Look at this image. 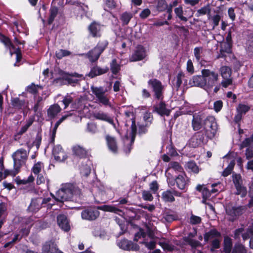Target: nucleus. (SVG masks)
Returning a JSON list of instances; mask_svg holds the SVG:
<instances>
[{
    "instance_id": "29",
    "label": "nucleus",
    "mask_w": 253,
    "mask_h": 253,
    "mask_svg": "<svg viewBox=\"0 0 253 253\" xmlns=\"http://www.w3.org/2000/svg\"><path fill=\"white\" fill-rule=\"evenodd\" d=\"M93 117L96 120L105 121L110 124L115 126L113 119L107 113L99 111L93 114Z\"/></svg>"
},
{
    "instance_id": "61",
    "label": "nucleus",
    "mask_w": 253,
    "mask_h": 253,
    "mask_svg": "<svg viewBox=\"0 0 253 253\" xmlns=\"http://www.w3.org/2000/svg\"><path fill=\"white\" fill-rule=\"evenodd\" d=\"M220 247V241L219 239H214L211 243V248L210 251L213 252L215 250L218 249Z\"/></svg>"
},
{
    "instance_id": "59",
    "label": "nucleus",
    "mask_w": 253,
    "mask_h": 253,
    "mask_svg": "<svg viewBox=\"0 0 253 253\" xmlns=\"http://www.w3.org/2000/svg\"><path fill=\"white\" fill-rule=\"evenodd\" d=\"M168 4L165 0H159L157 5V9L159 11H164L166 10Z\"/></svg>"
},
{
    "instance_id": "58",
    "label": "nucleus",
    "mask_w": 253,
    "mask_h": 253,
    "mask_svg": "<svg viewBox=\"0 0 253 253\" xmlns=\"http://www.w3.org/2000/svg\"><path fill=\"white\" fill-rule=\"evenodd\" d=\"M170 168L173 169L175 171H177L180 172L184 173L183 169L182 166L177 162H172L170 163Z\"/></svg>"
},
{
    "instance_id": "15",
    "label": "nucleus",
    "mask_w": 253,
    "mask_h": 253,
    "mask_svg": "<svg viewBox=\"0 0 253 253\" xmlns=\"http://www.w3.org/2000/svg\"><path fill=\"white\" fill-rule=\"evenodd\" d=\"M105 138L108 150L114 154H117L119 152V146L117 138L107 134Z\"/></svg>"
},
{
    "instance_id": "28",
    "label": "nucleus",
    "mask_w": 253,
    "mask_h": 253,
    "mask_svg": "<svg viewBox=\"0 0 253 253\" xmlns=\"http://www.w3.org/2000/svg\"><path fill=\"white\" fill-rule=\"evenodd\" d=\"M221 237V233L216 228L211 229L204 234V239L205 243H208L211 239L219 238Z\"/></svg>"
},
{
    "instance_id": "44",
    "label": "nucleus",
    "mask_w": 253,
    "mask_h": 253,
    "mask_svg": "<svg viewBox=\"0 0 253 253\" xmlns=\"http://www.w3.org/2000/svg\"><path fill=\"white\" fill-rule=\"evenodd\" d=\"M31 125L32 121L30 120L27 124L21 127L20 130H18L14 135L15 140H18L20 138L21 135L27 131V129Z\"/></svg>"
},
{
    "instance_id": "35",
    "label": "nucleus",
    "mask_w": 253,
    "mask_h": 253,
    "mask_svg": "<svg viewBox=\"0 0 253 253\" xmlns=\"http://www.w3.org/2000/svg\"><path fill=\"white\" fill-rule=\"evenodd\" d=\"M162 200L165 203H173L175 199L172 193L171 189H168L162 193Z\"/></svg>"
},
{
    "instance_id": "37",
    "label": "nucleus",
    "mask_w": 253,
    "mask_h": 253,
    "mask_svg": "<svg viewBox=\"0 0 253 253\" xmlns=\"http://www.w3.org/2000/svg\"><path fill=\"white\" fill-rule=\"evenodd\" d=\"M117 6V4L115 0H103V9L106 11L115 9Z\"/></svg>"
},
{
    "instance_id": "50",
    "label": "nucleus",
    "mask_w": 253,
    "mask_h": 253,
    "mask_svg": "<svg viewBox=\"0 0 253 253\" xmlns=\"http://www.w3.org/2000/svg\"><path fill=\"white\" fill-rule=\"evenodd\" d=\"M236 189V195H240L242 197H245L247 194V188L243 184L235 187Z\"/></svg>"
},
{
    "instance_id": "22",
    "label": "nucleus",
    "mask_w": 253,
    "mask_h": 253,
    "mask_svg": "<svg viewBox=\"0 0 253 253\" xmlns=\"http://www.w3.org/2000/svg\"><path fill=\"white\" fill-rule=\"evenodd\" d=\"M136 134L137 132H136L135 127L134 126H132V132H130V134L131 139L130 141L127 143L125 142V144L123 147V151L126 155H128L130 154L132 149V146L136 137Z\"/></svg>"
},
{
    "instance_id": "30",
    "label": "nucleus",
    "mask_w": 253,
    "mask_h": 253,
    "mask_svg": "<svg viewBox=\"0 0 253 253\" xmlns=\"http://www.w3.org/2000/svg\"><path fill=\"white\" fill-rule=\"evenodd\" d=\"M61 108L60 106L58 104L55 103L50 105L47 109V116L50 119H53L56 117L58 114L61 112Z\"/></svg>"
},
{
    "instance_id": "32",
    "label": "nucleus",
    "mask_w": 253,
    "mask_h": 253,
    "mask_svg": "<svg viewBox=\"0 0 253 253\" xmlns=\"http://www.w3.org/2000/svg\"><path fill=\"white\" fill-rule=\"evenodd\" d=\"M73 154L80 159L86 158L87 156V150L79 145H76L73 147Z\"/></svg>"
},
{
    "instance_id": "1",
    "label": "nucleus",
    "mask_w": 253,
    "mask_h": 253,
    "mask_svg": "<svg viewBox=\"0 0 253 253\" xmlns=\"http://www.w3.org/2000/svg\"><path fill=\"white\" fill-rule=\"evenodd\" d=\"M108 44L109 42L106 40L99 41L96 45L86 54V56L89 61L91 63L96 62L101 54L108 47Z\"/></svg>"
},
{
    "instance_id": "34",
    "label": "nucleus",
    "mask_w": 253,
    "mask_h": 253,
    "mask_svg": "<svg viewBox=\"0 0 253 253\" xmlns=\"http://www.w3.org/2000/svg\"><path fill=\"white\" fill-rule=\"evenodd\" d=\"M125 115L126 116V126H128V124L131 123V132H132V126H134L136 128V132H137V126L135 122V116L134 113L132 112L127 111H125Z\"/></svg>"
},
{
    "instance_id": "2",
    "label": "nucleus",
    "mask_w": 253,
    "mask_h": 253,
    "mask_svg": "<svg viewBox=\"0 0 253 253\" xmlns=\"http://www.w3.org/2000/svg\"><path fill=\"white\" fill-rule=\"evenodd\" d=\"M148 87L153 93V97L155 100H164L165 87L162 83L156 78H152L147 82Z\"/></svg>"
},
{
    "instance_id": "8",
    "label": "nucleus",
    "mask_w": 253,
    "mask_h": 253,
    "mask_svg": "<svg viewBox=\"0 0 253 253\" xmlns=\"http://www.w3.org/2000/svg\"><path fill=\"white\" fill-rule=\"evenodd\" d=\"M90 89L99 103L105 106L110 105L109 99L105 95L107 89H104L102 86L97 87L94 85H91Z\"/></svg>"
},
{
    "instance_id": "51",
    "label": "nucleus",
    "mask_w": 253,
    "mask_h": 253,
    "mask_svg": "<svg viewBox=\"0 0 253 253\" xmlns=\"http://www.w3.org/2000/svg\"><path fill=\"white\" fill-rule=\"evenodd\" d=\"M44 164L41 162H38L35 163L34 165L33 166V172L35 174L40 173L42 170L44 169Z\"/></svg>"
},
{
    "instance_id": "54",
    "label": "nucleus",
    "mask_w": 253,
    "mask_h": 253,
    "mask_svg": "<svg viewBox=\"0 0 253 253\" xmlns=\"http://www.w3.org/2000/svg\"><path fill=\"white\" fill-rule=\"evenodd\" d=\"M183 240L185 242L188 243L192 248H196L201 246V243L198 241L188 238H183Z\"/></svg>"
},
{
    "instance_id": "7",
    "label": "nucleus",
    "mask_w": 253,
    "mask_h": 253,
    "mask_svg": "<svg viewBox=\"0 0 253 253\" xmlns=\"http://www.w3.org/2000/svg\"><path fill=\"white\" fill-rule=\"evenodd\" d=\"M100 215V212L97 207L89 206L84 208L81 212L83 219L89 221L96 220Z\"/></svg>"
},
{
    "instance_id": "55",
    "label": "nucleus",
    "mask_w": 253,
    "mask_h": 253,
    "mask_svg": "<svg viewBox=\"0 0 253 253\" xmlns=\"http://www.w3.org/2000/svg\"><path fill=\"white\" fill-rule=\"evenodd\" d=\"M143 120L145 122V124H146V126H150L153 121V117L151 113L146 112L144 115Z\"/></svg>"
},
{
    "instance_id": "52",
    "label": "nucleus",
    "mask_w": 253,
    "mask_h": 253,
    "mask_svg": "<svg viewBox=\"0 0 253 253\" xmlns=\"http://www.w3.org/2000/svg\"><path fill=\"white\" fill-rule=\"evenodd\" d=\"M174 12L177 17H178L181 20L186 22L187 18L183 15V10L182 6H179L174 9Z\"/></svg>"
},
{
    "instance_id": "47",
    "label": "nucleus",
    "mask_w": 253,
    "mask_h": 253,
    "mask_svg": "<svg viewBox=\"0 0 253 253\" xmlns=\"http://www.w3.org/2000/svg\"><path fill=\"white\" fill-rule=\"evenodd\" d=\"M42 98L41 96H39L38 98L37 102L35 104L34 107L33 108V110H34L35 114H36L38 116H39V114L40 115H41V110L42 109V106L41 105L42 101Z\"/></svg>"
},
{
    "instance_id": "57",
    "label": "nucleus",
    "mask_w": 253,
    "mask_h": 253,
    "mask_svg": "<svg viewBox=\"0 0 253 253\" xmlns=\"http://www.w3.org/2000/svg\"><path fill=\"white\" fill-rule=\"evenodd\" d=\"M184 76V74L182 72H179L176 76V81L174 86L176 91H178L180 86L182 84V78Z\"/></svg>"
},
{
    "instance_id": "4",
    "label": "nucleus",
    "mask_w": 253,
    "mask_h": 253,
    "mask_svg": "<svg viewBox=\"0 0 253 253\" xmlns=\"http://www.w3.org/2000/svg\"><path fill=\"white\" fill-rule=\"evenodd\" d=\"M201 73L204 76L206 87L212 88L217 84L219 75L217 73L209 69H203Z\"/></svg>"
},
{
    "instance_id": "12",
    "label": "nucleus",
    "mask_w": 253,
    "mask_h": 253,
    "mask_svg": "<svg viewBox=\"0 0 253 253\" xmlns=\"http://www.w3.org/2000/svg\"><path fill=\"white\" fill-rule=\"evenodd\" d=\"M52 154L56 161L58 162H64L68 158L66 153L59 144L54 145Z\"/></svg>"
},
{
    "instance_id": "62",
    "label": "nucleus",
    "mask_w": 253,
    "mask_h": 253,
    "mask_svg": "<svg viewBox=\"0 0 253 253\" xmlns=\"http://www.w3.org/2000/svg\"><path fill=\"white\" fill-rule=\"evenodd\" d=\"M60 77L54 79L52 81V84L56 85L62 86L65 85V81L63 79L64 75H59Z\"/></svg>"
},
{
    "instance_id": "20",
    "label": "nucleus",
    "mask_w": 253,
    "mask_h": 253,
    "mask_svg": "<svg viewBox=\"0 0 253 253\" xmlns=\"http://www.w3.org/2000/svg\"><path fill=\"white\" fill-rule=\"evenodd\" d=\"M42 253H64L52 240L46 242L42 247Z\"/></svg>"
},
{
    "instance_id": "16",
    "label": "nucleus",
    "mask_w": 253,
    "mask_h": 253,
    "mask_svg": "<svg viewBox=\"0 0 253 253\" xmlns=\"http://www.w3.org/2000/svg\"><path fill=\"white\" fill-rule=\"evenodd\" d=\"M87 30L89 35L94 38H99L101 37V25L100 23L93 21L88 25Z\"/></svg>"
},
{
    "instance_id": "10",
    "label": "nucleus",
    "mask_w": 253,
    "mask_h": 253,
    "mask_svg": "<svg viewBox=\"0 0 253 253\" xmlns=\"http://www.w3.org/2000/svg\"><path fill=\"white\" fill-rule=\"evenodd\" d=\"M12 157L14 161V167L17 169H20L27 159V152L23 149H20L14 152Z\"/></svg>"
},
{
    "instance_id": "42",
    "label": "nucleus",
    "mask_w": 253,
    "mask_h": 253,
    "mask_svg": "<svg viewBox=\"0 0 253 253\" xmlns=\"http://www.w3.org/2000/svg\"><path fill=\"white\" fill-rule=\"evenodd\" d=\"M231 253H247V250L245 247L238 242L234 244Z\"/></svg>"
},
{
    "instance_id": "56",
    "label": "nucleus",
    "mask_w": 253,
    "mask_h": 253,
    "mask_svg": "<svg viewBox=\"0 0 253 253\" xmlns=\"http://www.w3.org/2000/svg\"><path fill=\"white\" fill-rule=\"evenodd\" d=\"M158 244L166 251L171 252L174 249V246L167 242L161 241L158 243Z\"/></svg>"
},
{
    "instance_id": "27",
    "label": "nucleus",
    "mask_w": 253,
    "mask_h": 253,
    "mask_svg": "<svg viewBox=\"0 0 253 253\" xmlns=\"http://www.w3.org/2000/svg\"><path fill=\"white\" fill-rule=\"evenodd\" d=\"M189 84L191 86H195L203 88L206 87L204 77L202 74L193 76L189 81Z\"/></svg>"
},
{
    "instance_id": "33",
    "label": "nucleus",
    "mask_w": 253,
    "mask_h": 253,
    "mask_svg": "<svg viewBox=\"0 0 253 253\" xmlns=\"http://www.w3.org/2000/svg\"><path fill=\"white\" fill-rule=\"evenodd\" d=\"M223 247V253H231L233 247L232 240L230 237L228 236L224 237Z\"/></svg>"
},
{
    "instance_id": "23",
    "label": "nucleus",
    "mask_w": 253,
    "mask_h": 253,
    "mask_svg": "<svg viewBox=\"0 0 253 253\" xmlns=\"http://www.w3.org/2000/svg\"><path fill=\"white\" fill-rule=\"evenodd\" d=\"M203 122L202 116L199 113H195L193 115V119L191 122V126L194 131H200L203 127Z\"/></svg>"
},
{
    "instance_id": "45",
    "label": "nucleus",
    "mask_w": 253,
    "mask_h": 253,
    "mask_svg": "<svg viewBox=\"0 0 253 253\" xmlns=\"http://www.w3.org/2000/svg\"><path fill=\"white\" fill-rule=\"evenodd\" d=\"M86 130L91 134H95L98 131L97 125L94 122H89L87 124Z\"/></svg>"
},
{
    "instance_id": "63",
    "label": "nucleus",
    "mask_w": 253,
    "mask_h": 253,
    "mask_svg": "<svg viewBox=\"0 0 253 253\" xmlns=\"http://www.w3.org/2000/svg\"><path fill=\"white\" fill-rule=\"evenodd\" d=\"M211 11V9L210 5L209 4H208L206 6L198 9L197 12L201 15H205L206 14H210Z\"/></svg>"
},
{
    "instance_id": "5",
    "label": "nucleus",
    "mask_w": 253,
    "mask_h": 253,
    "mask_svg": "<svg viewBox=\"0 0 253 253\" xmlns=\"http://www.w3.org/2000/svg\"><path fill=\"white\" fill-rule=\"evenodd\" d=\"M59 75H64L63 79L65 81V85L75 86L79 83V80L78 78H82L83 75L77 72L69 73L65 72L62 69H59L58 72Z\"/></svg>"
},
{
    "instance_id": "6",
    "label": "nucleus",
    "mask_w": 253,
    "mask_h": 253,
    "mask_svg": "<svg viewBox=\"0 0 253 253\" xmlns=\"http://www.w3.org/2000/svg\"><path fill=\"white\" fill-rule=\"evenodd\" d=\"M225 211L226 214L229 216L228 220L234 222L243 214L245 211V208L243 206H236L230 204L226 206Z\"/></svg>"
},
{
    "instance_id": "49",
    "label": "nucleus",
    "mask_w": 253,
    "mask_h": 253,
    "mask_svg": "<svg viewBox=\"0 0 253 253\" xmlns=\"http://www.w3.org/2000/svg\"><path fill=\"white\" fill-rule=\"evenodd\" d=\"M250 106L240 103L236 108L237 113H239L242 115L246 114L250 110Z\"/></svg>"
},
{
    "instance_id": "18",
    "label": "nucleus",
    "mask_w": 253,
    "mask_h": 253,
    "mask_svg": "<svg viewBox=\"0 0 253 253\" xmlns=\"http://www.w3.org/2000/svg\"><path fill=\"white\" fill-rule=\"evenodd\" d=\"M0 41L5 45L6 47L9 48L11 55L16 54L17 61H19L21 59L19 50L15 48L14 46L11 42L10 40L6 37L0 35Z\"/></svg>"
},
{
    "instance_id": "9",
    "label": "nucleus",
    "mask_w": 253,
    "mask_h": 253,
    "mask_svg": "<svg viewBox=\"0 0 253 253\" xmlns=\"http://www.w3.org/2000/svg\"><path fill=\"white\" fill-rule=\"evenodd\" d=\"M205 136L203 131L195 132L189 140V145L194 148L204 145L208 141Z\"/></svg>"
},
{
    "instance_id": "24",
    "label": "nucleus",
    "mask_w": 253,
    "mask_h": 253,
    "mask_svg": "<svg viewBox=\"0 0 253 253\" xmlns=\"http://www.w3.org/2000/svg\"><path fill=\"white\" fill-rule=\"evenodd\" d=\"M57 222L58 226L62 230L65 232H68L71 228L69 222L66 215L60 214L57 216Z\"/></svg>"
},
{
    "instance_id": "40",
    "label": "nucleus",
    "mask_w": 253,
    "mask_h": 253,
    "mask_svg": "<svg viewBox=\"0 0 253 253\" xmlns=\"http://www.w3.org/2000/svg\"><path fill=\"white\" fill-rule=\"evenodd\" d=\"M99 210H102L104 211H109L114 213H117L118 211H122L119 209L116 208L115 207L112 205H104L101 206H97Z\"/></svg>"
},
{
    "instance_id": "13",
    "label": "nucleus",
    "mask_w": 253,
    "mask_h": 253,
    "mask_svg": "<svg viewBox=\"0 0 253 253\" xmlns=\"http://www.w3.org/2000/svg\"><path fill=\"white\" fill-rule=\"evenodd\" d=\"M190 180L185 173L179 174L177 176L176 186L183 192H186L190 185Z\"/></svg>"
},
{
    "instance_id": "36",
    "label": "nucleus",
    "mask_w": 253,
    "mask_h": 253,
    "mask_svg": "<svg viewBox=\"0 0 253 253\" xmlns=\"http://www.w3.org/2000/svg\"><path fill=\"white\" fill-rule=\"evenodd\" d=\"M132 17L133 14L130 12L125 11L122 13L120 18L122 26L127 25Z\"/></svg>"
},
{
    "instance_id": "46",
    "label": "nucleus",
    "mask_w": 253,
    "mask_h": 253,
    "mask_svg": "<svg viewBox=\"0 0 253 253\" xmlns=\"http://www.w3.org/2000/svg\"><path fill=\"white\" fill-rule=\"evenodd\" d=\"M186 167L188 169L195 174L199 172V168L196 162L194 161H190L186 163Z\"/></svg>"
},
{
    "instance_id": "53",
    "label": "nucleus",
    "mask_w": 253,
    "mask_h": 253,
    "mask_svg": "<svg viewBox=\"0 0 253 253\" xmlns=\"http://www.w3.org/2000/svg\"><path fill=\"white\" fill-rule=\"evenodd\" d=\"M11 104L15 109H21L25 104L23 101L20 100L18 98H13L11 99Z\"/></svg>"
},
{
    "instance_id": "14",
    "label": "nucleus",
    "mask_w": 253,
    "mask_h": 253,
    "mask_svg": "<svg viewBox=\"0 0 253 253\" xmlns=\"http://www.w3.org/2000/svg\"><path fill=\"white\" fill-rule=\"evenodd\" d=\"M146 55L145 48L142 45H138L134 52L130 57L129 60L131 62L141 61L144 59Z\"/></svg>"
},
{
    "instance_id": "3",
    "label": "nucleus",
    "mask_w": 253,
    "mask_h": 253,
    "mask_svg": "<svg viewBox=\"0 0 253 253\" xmlns=\"http://www.w3.org/2000/svg\"><path fill=\"white\" fill-rule=\"evenodd\" d=\"M217 129V124L214 117L209 116L204 120L203 130L208 138L212 139L216 135Z\"/></svg>"
},
{
    "instance_id": "41",
    "label": "nucleus",
    "mask_w": 253,
    "mask_h": 253,
    "mask_svg": "<svg viewBox=\"0 0 253 253\" xmlns=\"http://www.w3.org/2000/svg\"><path fill=\"white\" fill-rule=\"evenodd\" d=\"M42 139V128H39L37 131V135L35 138V140L33 141V147L35 146L38 150L41 144Z\"/></svg>"
},
{
    "instance_id": "48",
    "label": "nucleus",
    "mask_w": 253,
    "mask_h": 253,
    "mask_svg": "<svg viewBox=\"0 0 253 253\" xmlns=\"http://www.w3.org/2000/svg\"><path fill=\"white\" fill-rule=\"evenodd\" d=\"M232 177L235 187L243 184V179L240 173L233 172Z\"/></svg>"
},
{
    "instance_id": "17",
    "label": "nucleus",
    "mask_w": 253,
    "mask_h": 253,
    "mask_svg": "<svg viewBox=\"0 0 253 253\" xmlns=\"http://www.w3.org/2000/svg\"><path fill=\"white\" fill-rule=\"evenodd\" d=\"M158 100L160 101L159 103L153 106L154 112L161 116H169L170 114L171 110L167 108L165 101L163 100Z\"/></svg>"
},
{
    "instance_id": "64",
    "label": "nucleus",
    "mask_w": 253,
    "mask_h": 253,
    "mask_svg": "<svg viewBox=\"0 0 253 253\" xmlns=\"http://www.w3.org/2000/svg\"><path fill=\"white\" fill-rule=\"evenodd\" d=\"M251 142H253V133L250 137L246 138L243 140L241 144V147L242 148L249 146Z\"/></svg>"
},
{
    "instance_id": "25",
    "label": "nucleus",
    "mask_w": 253,
    "mask_h": 253,
    "mask_svg": "<svg viewBox=\"0 0 253 253\" xmlns=\"http://www.w3.org/2000/svg\"><path fill=\"white\" fill-rule=\"evenodd\" d=\"M18 185H23V187L21 189L24 192L30 191L32 190L31 183L32 182V174H31L27 179H21L19 176H17L15 179Z\"/></svg>"
},
{
    "instance_id": "38",
    "label": "nucleus",
    "mask_w": 253,
    "mask_h": 253,
    "mask_svg": "<svg viewBox=\"0 0 253 253\" xmlns=\"http://www.w3.org/2000/svg\"><path fill=\"white\" fill-rule=\"evenodd\" d=\"M58 13V8L56 6L51 5L49 9V16L47 19V24L51 25Z\"/></svg>"
},
{
    "instance_id": "21",
    "label": "nucleus",
    "mask_w": 253,
    "mask_h": 253,
    "mask_svg": "<svg viewBox=\"0 0 253 253\" xmlns=\"http://www.w3.org/2000/svg\"><path fill=\"white\" fill-rule=\"evenodd\" d=\"M109 70V69L107 66L101 68L96 65L91 68L89 72L86 76L92 79L97 76L106 74Z\"/></svg>"
},
{
    "instance_id": "26",
    "label": "nucleus",
    "mask_w": 253,
    "mask_h": 253,
    "mask_svg": "<svg viewBox=\"0 0 253 253\" xmlns=\"http://www.w3.org/2000/svg\"><path fill=\"white\" fill-rule=\"evenodd\" d=\"M50 198H36L33 199V212L34 211H38L42 207H44V205L50 201Z\"/></svg>"
},
{
    "instance_id": "39",
    "label": "nucleus",
    "mask_w": 253,
    "mask_h": 253,
    "mask_svg": "<svg viewBox=\"0 0 253 253\" xmlns=\"http://www.w3.org/2000/svg\"><path fill=\"white\" fill-rule=\"evenodd\" d=\"M110 70L113 75H117L121 70V65L118 63L116 59H113L110 63Z\"/></svg>"
},
{
    "instance_id": "60",
    "label": "nucleus",
    "mask_w": 253,
    "mask_h": 253,
    "mask_svg": "<svg viewBox=\"0 0 253 253\" xmlns=\"http://www.w3.org/2000/svg\"><path fill=\"white\" fill-rule=\"evenodd\" d=\"M73 97L68 94L64 96L62 101V102L64 105V109H66L69 106V104L73 102Z\"/></svg>"
},
{
    "instance_id": "43",
    "label": "nucleus",
    "mask_w": 253,
    "mask_h": 253,
    "mask_svg": "<svg viewBox=\"0 0 253 253\" xmlns=\"http://www.w3.org/2000/svg\"><path fill=\"white\" fill-rule=\"evenodd\" d=\"M235 165V161L232 160L228 166L223 170L222 175L224 177H227L233 171L234 166Z\"/></svg>"
},
{
    "instance_id": "31",
    "label": "nucleus",
    "mask_w": 253,
    "mask_h": 253,
    "mask_svg": "<svg viewBox=\"0 0 253 253\" xmlns=\"http://www.w3.org/2000/svg\"><path fill=\"white\" fill-rule=\"evenodd\" d=\"M196 190L201 193L202 195V202L205 203L207 199L211 197L209 189L204 184H198L196 187Z\"/></svg>"
},
{
    "instance_id": "11",
    "label": "nucleus",
    "mask_w": 253,
    "mask_h": 253,
    "mask_svg": "<svg viewBox=\"0 0 253 253\" xmlns=\"http://www.w3.org/2000/svg\"><path fill=\"white\" fill-rule=\"evenodd\" d=\"M51 195L57 201L63 202L64 201H69L72 198L73 192L70 188L62 187L57 191L56 193V197L52 194Z\"/></svg>"
},
{
    "instance_id": "19",
    "label": "nucleus",
    "mask_w": 253,
    "mask_h": 253,
    "mask_svg": "<svg viewBox=\"0 0 253 253\" xmlns=\"http://www.w3.org/2000/svg\"><path fill=\"white\" fill-rule=\"evenodd\" d=\"M118 246L121 249L125 251H138L140 249V247L137 244L133 243L126 239L121 240L119 242Z\"/></svg>"
}]
</instances>
